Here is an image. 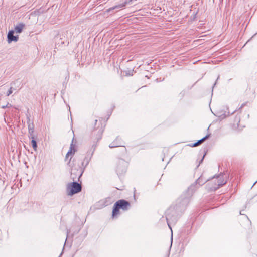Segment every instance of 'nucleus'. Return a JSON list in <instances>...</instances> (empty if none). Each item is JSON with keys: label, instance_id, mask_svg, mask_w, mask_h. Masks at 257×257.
I'll list each match as a JSON object with an SVG mask.
<instances>
[{"label": "nucleus", "instance_id": "nucleus-44", "mask_svg": "<svg viewBox=\"0 0 257 257\" xmlns=\"http://www.w3.org/2000/svg\"><path fill=\"white\" fill-rule=\"evenodd\" d=\"M118 190H122V189H118L117 188Z\"/></svg>", "mask_w": 257, "mask_h": 257}, {"label": "nucleus", "instance_id": "nucleus-12", "mask_svg": "<svg viewBox=\"0 0 257 257\" xmlns=\"http://www.w3.org/2000/svg\"><path fill=\"white\" fill-rule=\"evenodd\" d=\"M92 156V153H90L89 151L87 152V155L85 157V158L83 159V160L81 163L80 166L82 167V168H84V169H85L86 166L88 165Z\"/></svg>", "mask_w": 257, "mask_h": 257}, {"label": "nucleus", "instance_id": "nucleus-18", "mask_svg": "<svg viewBox=\"0 0 257 257\" xmlns=\"http://www.w3.org/2000/svg\"><path fill=\"white\" fill-rule=\"evenodd\" d=\"M103 200L104 201L105 206H108L113 202V200H112V198L110 197H106L104 199H103Z\"/></svg>", "mask_w": 257, "mask_h": 257}, {"label": "nucleus", "instance_id": "nucleus-14", "mask_svg": "<svg viewBox=\"0 0 257 257\" xmlns=\"http://www.w3.org/2000/svg\"><path fill=\"white\" fill-rule=\"evenodd\" d=\"M121 139L119 137H117L113 142L109 144V147L110 148H112L121 146Z\"/></svg>", "mask_w": 257, "mask_h": 257}, {"label": "nucleus", "instance_id": "nucleus-33", "mask_svg": "<svg viewBox=\"0 0 257 257\" xmlns=\"http://www.w3.org/2000/svg\"><path fill=\"white\" fill-rule=\"evenodd\" d=\"M219 77H220V76H219H219H218L217 78L216 81H217V80L219 79ZM216 83H217V81H216V82H215V83L214 84V85L212 86V89H213L214 87V86H215V85L216 84Z\"/></svg>", "mask_w": 257, "mask_h": 257}, {"label": "nucleus", "instance_id": "nucleus-10", "mask_svg": "<svg viewBox=\"0 0 257 257\" xmlns=\"http://www.w3.org/2000/svg\"><path fill=\"white\" fill-rule=\"evenodd\" d=\"M133 1L134 0H125L120 4H119L117 5H115L113 7L109 8L107 10V12H110V11L114 10L115 9L122 8L126 6L127 5H131L132 4Z\"/></svg>", "mask_w": 257, "mask_h": 257}, {"label": "nucleus", "instance_id": "nucleus-25", "mask_svg": "<svg viewBox=\"0 0 257 257\" xmlns=\"http://www.w3.org/2000/svg\"><path fill=\"white\" fill-rule=\"evenodd\" d=\"M188 146H190L191 147H197L198 145V144H197V143L196 142L194 143H192V144H188Z\"/></svg>", "mask_w": 257, "mask_h": 257}, {"label": "nucleus", "instance_id": "nucleus-29", "mask_svg": "<svg viewBox=\"0 0 257 257\" xmlns=\"http://www.w3.org/2000/svg\"><path fill=\"white\" fill-rule=\"evenodd\" d=\"M32 121L31 120L30 118H28V117H27V124H30Z\"/></svg>", "mask_w": 257, "mask_h": 257}, {"label": "nucleus", "instance_id": "nucleus-24", "mask_svg": "<svg viewBox=\"0 0 257 257\" xmlns=\"http://www.w3.org/2000/svg\"><path fill=\"white\" fill-rule=\"evenodd\" d=\"M13 90H14V89L12 87H11L8 91L6 95L7 96L10 95L13 93Z\"/></svg>", "mask_w": 257, "mask_h": 257}, {"label": "nucleus", "instance_id": "nucleus-5", "mask_svg": "<svg viewBox=\"0 0 257 257\" xmlns=\"http://www.w3.org/2000/svg\"><path fill=\"white\" fill-rule=\"evenodd\" d=\"M131 206L129 201L124 199H120L116 201L113 207L112 217L114 218L119 213V209H121L124 211L127 210Z\"/></svg>", "mask_w": 257, "mask_h": 257}, {"label": "nucleus", "instance_id": "nucleus-34", "mask_svg": "<svg viewBox=\"0 0 257 257\" xmlns=\"http://www.w3.org/2000/svg\"><path fill=\"white\" fill-rule=\"evenodd\" d=\"M236 119H237V120H238V122H240L239 117L238 118L237 117H236Z\"/></svg>", "mask_w": 257, "mask_h": 257}, {"label": "nucleus", "instance_id": "nucleus-11", "mask_svg": "<svg viewBox=\"0 0 257 257\" xmlns=\"http://www.w3.org/2000/svg\"><path fill=\"white\" fill-rule=\"evenodd\" d=\"M15 31L13 30H9L7 34V41L8 43L12 42H17L19 39L18 35H14Z\"/></svg>", "mask_w": 257, "mask_h": 257}, {"label": "nucleus", "instance_id": "nucleus-27", "mask_svg": "<svg viewBox=\"0 0 257 257\" xmlns=\"http://www.w3.org/2000/svg\"><path fill=\"white\" fill-rule=\"evenodd\" d=\"M247 103H248L247 102L242 103V105H241V106L239 108L238 110L241 109L243 107H244L245 106H246Z\"/></svg>", "mask_w": 257, "mask_h": 257}, {"label": "nucleus", "instance_id": "nucleus-38", "mask_svg": "<svg viewBox=\"0 0 257 257\" xmlns=\"http://www.w3.org/2000/svg\"><path fill=\"white\" fill-rule=\"evenodd\" d=\"M240 215H243V214H242V211H240Z\"/></svg>", "mask_w": 257, "mask_h": 257}, {"label": "nucleus", "instance_id": "nucleus-26", "mask_svg": "<svg viewBox=\"0 0 257 257\" xmlns=\"http://www.w3.org/2000/svg\"><path fill=\"white\" fill-rule=\"evenodd\" d=\"M28 130L32 128V129H34V125L33 121H32L30 124H28Z\"/></svg>", "mask_w": 257, "mask_h": 257}, {"label": "nucleus", "instance_id": "nucleus-1", "mask_svg": "<svg viewBox=\"0 0 257 257\" xmlns=\"http://www.w3.org/2000/svg\"><path fill=\"white\" fill-rule=\"evenodd\" d=\"M193 195V194L188 191L187 189L176 200L172 205L176 208L179 211H181V213L183 214L190 202Z\"/></svg>", "mask_w": 257, "mask_h": 257}, {"label": "nucleus", "instance_id": "nucleus-30", "mask_svg": "<svg viewBox=\"0 0 257 257\" xmlns=\"http://www.w3.org/2000/svg\"><path fill=\"white\" fill-rule=\"evenodd\" d=\"M205 153L204 154V156L202 157V159L200 160V161H199V165H198V167L201 164V163H202L203 159H204V157L205 155Z\"/></svg>", "mask_w": 257, "mask_h": 257}, {"label": "nucleus", "instance_id": "nucleus-32", "mask_svg": "<svg viewBox=\"0 0 257 257\" xmlns=\"http://www.w3.org/2000/svg\"><path fill=\"white\" fill-rule=\"evenodd\" d=\"M26 117H28V118H30V114L29 112V110H28L27 113L26 114Z\"/></svg>", "mask_w": 257, "mask_h": 257}, {"label": "nucleus", "instance_id": "nucleus-31", "mask_svg": "<svg viewBox=\"0 0 257 257\" xmlns=\"http://www.w3.org/2000/svg\"><path fill=\"white\" fill-rule=\"evenodd\" d=\"M70 232V229H67V237H66L65 241L67 240V237H68Z\"/></svg>", "mask_w": 257, "mask_h": 257}, {"label": "nucleus", "instance_id": "nucleus-20", "mask_svg": "<svg viewBox=\"0 0 257 257\" xmlns=\"http://www.w3.org/2000/svg\"><path fill=\"white\" fill-rule=\"evenodd\" d=\"M69 74L68 71L66 72L65 74V81L63 82V86L64 88V89L66 87L67 83L69 80Z\"/></svg>", "mask_w": 257, "mask_h": 257}, {"label": "nucleus", "instance_id": "nucleus-3", "mask_svg": "<svg viewBox=\"0 0 257 257\" xmlns=\"http://www.w3.org/2000/svg\"><path fill=\"white\" fill-rule=\"evenodd\" d=\"M67 165L71 168V178L73 181H79L80 178L82 176L84 168H82L79 165L77 166L74 163V160H72V157H70L67 163Z\"/></svg>", "mask_w": 257, "mask_h": 257}, {"label": "nucleus", "instance_id": "nucleus-37", "mask_svg": "<svg viewBox=\"0 0 257 257\" xmlns=\"http://www.w3.org/2000/svg\"><path fill=\"white\" fill-rule=\"evenodd\" d=\"M97 122V119L95 120V125L96 124Z\"/></svg>", "mask_w": 257, "mask_h": 257}, {"label": "nucleus", "instance_id": "nucleus-15", "mask_svg": "<svg viewBox=\"0 0 257 257\" xmlns=\"http://www.w3.org/2000/svg\"><path fill=\"white\" fill-rule=\"evenodd\" d=\"M106 207L103 199L97 202L93 206L94 209L99 210Z\"/></svg>", "mask_w": 257, "mask_h": 257}, {"label": "nucleus", "instance_id": "nucleus-43", "mask_svg": "<svg viewBox=\"0 0 257 257\" xmlns=\"http://www.w3.org/2000/svg\"><path fill=\"white\" fill-rule=\"evenodd\" d=\"M97 139H98V140H99V139H101V137L98 138Z\"/></svg>", "mask_w": 257, "mask_h": 257}, {"label": "nucleus", "instance_id": "nucleus-35", "mask_svg": "<svg viewBox=\"0 0 257 257\" xmlns=\"http://www.w3.org/2000/svg\"><path fill=\"white\" fill-rule=\"evenodd\" d=\"M257 183V180L253 183L252 187Z\"/></svg>", "mask_w": 257, "mask_h": 257}, {"label": "nucleus", "instance_id": "nucleus-41", "mask_svg": "<svg viewBox=\"0 0 257 257\" xmlns=\"http://www.w3.org/2000/svg\"><path fill=\"white\" fill-rule=\"evenodd\" d=\"M111 114V113H110V114L108 115V117L110 116ZM108 118H109V117H108V118H107V119H108Z\"/></svg>", "mask_w": 257, "mask_h": 257}, {"label": "nucleus", "instance_id": "nucleus-16", "mask_svg": "<svg viewBox=\"0 0 257 257\" xmlns=\"http://www.w3.org/2000/svg\"><path fill=\"white\" fill-rule=\"evenodd\" d=\"M235 111H236V110H234L233 112H232L231 114L230 113V112L228 111V112H226V111H225L224 113H223L222 114H221V112H218V115H217V116L221 119H223L225 118H226V117L227 116H230V115L233 114Z\"/></svg>", "mask_w": 257, "mask_h": 257}, {"label": "nucleus", "instance_id": "nucleus-40", "mask_svg": "<svg viewBox=\"0 0 257 257\" xmlns=\"http://www.w3.org/2000/svg\"><path fill=\"white\" fill-rule=\"evenodd\" d=\"M62 253L63 252H62L59 257H60L62 255Z\"/></svg>", "mask_w": 257, "mask_h": 257}, {"label": "nucleus", "instance_id": "nucleus-8", "mask_svg": "<svg viewBox=\"0 0 257 257\" xmlns=\"http://www.w3.org/2000/svg\"><path fill=\"white\" fill-rule=\"evenodd\" d=\"M128 166V162L123 159H119L116 168V172L119 176L126 173Z\"/></svg>", "mask_w": 257, "mask_h": 257}, {"label": "nucleus", "instance_id": "nucleus-13", "mask_svg": "<svg viewBox=\"0 0 257 257\" xmlns=\"http://www.w3.org/2000/svg\"><path fill=\"white\" fill-rule=\"evenodd\" d=\"M73 140H74V139H72V142L70 144L69 150L66 155L65 160H66L69 156H71V157H72V158L73 156L74 155L75 152L76 151V149L75 147V145L73 144Z\"/></svg>", "mask_w": 257, "mask_h": 257}, {"label": "nucleus", "instance_id": "nucleus-42", "mask_svg": "<svg viewBox=\"0 0 257 257\" xmlns=\"http://www.w3.org/2000/svg\"><path fill=\"white\" fill-rule=\"evenodd\" d=\"M79 231V229L75 233H78Z\"/></svg>", "mask_w": 257, "mask_h": 257}, {"label": "nucleus", "instance_id": "nucleus-7", "mask_svg": "<svg viewBox=\"0 0 257 257\" xmlns=\"http://www.w3.org/2000/svg\"><path fill=\"white\" fill-rule=\"evenodd\" d=\"M77 181H73V182L68 184L67 190H69L68 193L69 195L72 196L81 191V185Z\"/></svg>", "mask_w": 257, "mask_h": 257}, {"label": "nucleus", "instance_id": "nucleus-21", "mask_svg": "<svg viewBox=\"0 0 257 257\" xmlns=\"http://www.w3.org/2000/svg\"><path fill=\"white\" fill-rule=\"evenodd\" d=\"M210 135H211L210 134H208L205 136L203 137L202 139L198 140L196 142L197 143L198 145H200L204 141H205L206 140L208 139L210 137Z\"/></svg>", "mask_w": 257, "mask_h": 257}, {"label": "nucleus", "instance_id": "nucleus-17", "mask_svg": "<svg viewBox=\"0 0 257 257\" xmlns=\"http://www.w3.org/2000/svg\"><path fill=\"white\" fill-rule=\"evenodd\" d=\"M25 24H23V23H19L18 25H17L15 27V31L17 33H21L22 31H23V29L24 28V27H25Z\"/></svg>", "mask_w": 257, "mask_h": 257}, {"label": "nucleus", "instance_id": "nucleus-28", "mask_svg": "<svg viewBox=\"0 0 257 257\" xmlns=\"http://www.w3.org/2000/svg\"><path fill=\"white\" fill-rule=\"evenodd\" d=\"M133 70H132V71H128V72H126V75H128V76L133 75Z\"/></svg>", "mask_w": 257, "mask_h": 257}, {"label": "nucleus", "instance_id": "nucleus-36", "mask_svg": "<svg viewBox=\"0 0 257 257\" xmlns=\"http://www.w3.org/2000/svg\"><path fill=\"white\" fill-rule=\"evenodd\" d=\"M7 106V105H6V106H2V108H5Z\"/></svg>", "mask_w": 257, "mask_h": 257}, {"label": "nucleus", "instance_id": "nucleus-19", "mask_svg": "<svg viewBox=\"0 0 257 257\" xmlns=\"http://www.w3.org/2000/svg\"><path fill=\"white\" fill-rule=\"evenodd\" d=\"M31 139V144H32V146L33 148V149L35 150V151H36L37 150V141L35 139V137H32V139Z\"/></svg>", "mask_w": 257, "mask_h": 257}, {"label": "nucleus", "instance_id": "nucleus-39", "mask_svg": "<svg viewBox=\"0 0 257 257\" xmlns=\"http://www.w3.org/2000/svg\"><path fill=\"white\" fill-rule=\"evenodd\" d=\"M74 234H75V233H73V234H72V235H71L72 237H73V236H74Z\"/></svg>", "mask_w": 257, "mask_h": 257}, {"label": "nucleus", "instance_id": "nucleus-4", "mask_svg": "<svg viewBox=\"0 0 257 257\" xmlns=\"http://www.w3.org/2000/svg\"><path fill=\"white\" fill-rule=\"evenodd\" d=\"M223 177L217 176L213 177L212 179L208 181L206 185V189L209 192H213L217 190L219 188L226 184V181L223 178Z\"/></svg>", "mask_w": 257, "mask_h": 257}, {"label": "nucleus", "instance_id": "nucleus-9", "mask_svg": "<svg viewBox=\"0 0 257 257\" xmlns=\"http://www.w3.org/2000/svg\"><path fill=\"white\" fill-rule=\"evenodd\" d=\"M209 180L203 179L202 176H201L199 177L193 183H192L188 188V191L194 194L197 189L201 186L203 185L206 182H208Z\"/></svg>", "mask_w": 257, "mask_h": 257}, {"label": "nucleus", "instance_id": "nucleus-2", "mask_svg": "<svg viewBox=\"0 0 257 257\" xmlns=\"http://www.w3.org/2000/svg\"><path fill=\"white\" fill-rule=\"evenodd\" d=\"M165 214L168 226L172 232L171 226L175 225L183 213L181 211H179L176 208L171 205L167 209Z\"/></svg>", "mask_w": 257, "mask_h": 257}, {"label": "nucleus", "instance_id": "nucleus-23", "mask_svg": "<svg viewBox=\"0 0 257 257\" xmlns=\"http://www.w3.org/2000/svg\"><path fill=\"white\" fill-rule=\"evenodd\" d=\"M97 144L96 143H94L92 145L91 149L90 151H88L90 153H92V155H93V153L96 148Z\"/></svg>", "mask_w": 257, "mask_h": 257}, {"label": "nucleus", "instance_id": "nucleus-6", "mask_svg": "<svg viewBox=\"0 0 257 257\" xmlns=\"http://www.w3.org/2000/svg\"><path fill=\"white\" fill-rule=\"evenodd\" d=\"M67 32L61 31L58 32L54 37L55 41V48L67 46L69 44V41L67 40Z\"/></svg>", "mask_w": 257, "mask_h": 257}, {"label": "nucleus", "instance_id": "nucleus-22", "mask_svg": "<svg viewBox=\"0 0 257 257\" xmlns=\"http://www.w3.org/2000/svg\"><path fill=\"white\" fill-rule=\"evenodd\" d=\"M34 132V129H32V128H31L30 129L28 130L29 137L30 139H32V137H35Z\"/></svg>", "mask_w": 257, "mask_h": 257}]
</instances>
